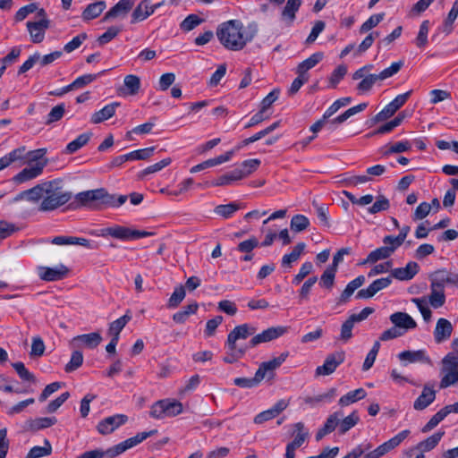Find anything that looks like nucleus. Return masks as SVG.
Instances as JSON below:
<instances>
[{
    "label": "nucleus",
    "instance_id": "obj_1",
    "mask_svg": "<svg viewBox=\"0 0 458 458\" xmlns=\"http://www.w3.org/2000/svg\"><path fill=\"white\" fill-rule=\"evenodd\" d=\"M257 32L258 26L255 23L244 28L242 21L230 20L218 26L216 37L226 49L239 51L254 38Z\"/></svg>",
    "mask_w": 458,
    "mask_h": 458
},
{
    "label": "nucleus",
    "instance_id": "obj_2",
    "mask_svg": "<svg viewBox=\"0 0 458 458\" xmlns=\"http://www.w3.org/2000/svg\"><path fill=\"white\" fill-rule=\"evenodd\" d=\"M75 199L77 202L90 209H102L104 208H119L123 205L128 197L127 195L110 194L104 188L89 190L79 192Z\"/></svg>",
    "mask_w": 458,
    "mask_h": 458
},
{
    "label": "nucleus",
    "instance_id": "obj_3",
    "mask_svg": "<svg viewBox=\"0 0 458 458\" xmlns=\"http://www.w3.org/2000/svg\"><path fill=\"white\" fill-rule=\"evenodd\" d=\"M288 355L287 352H283L270 360L262 362L256 371L254 377H236L233 380L234 385L242 388H251L259 384L267 376L268 378H272L274 371L285 361Z\"/></svg>",
    "mask_w": 458,
    "mask_h": 458
},
{
    "label": "nucleus",
    "instance_id": "obj_4",
    "mask_svg": "<svg viewBox=\"0 0 458 458\" xmlns=\"http://www.w3.org/2000/svg\"><path fill=\"white\" fill-rule=\"evenodd\" d=\"M72 192L65 191L55 181L45 182L44 197L39 206L40 211H53L71 200Z\"/></svg>",
    "mask_w": 458,
    "mask_h": 458
},
{
    "label": "nucleus",
    "instance_id": "obj_5",
    "mask_svg": "<svg viewBox=\"0 0 458 458\" xmlns=\"http://www.w3.org/2000/svg\"><path fill=\"white\" fill-rule=\"evenodd\" d=\"M153 432L154 431H143L141 433H138L136 436L108 448L106 452L100 449H94L82 453L77 458H104L105 455L109 458H114L141 443L143 440L150 437Z\"/></svg>",
    "mask_w": 458,
    "mask_h": 458
},
{
    "label": "nucleus",
    "instance_id": "obj_6",
    "mask_svg": "<svg viewBox=\"0 0 458 458\" xmlns=\"http://www.w3.org/2000/svg\"><path fill=\"white\" fill-rule=\"evenodd\" d=\"M383 244V246L371 251L363 261V264H373L378 260L389 258L401 246V233L395 237L392 235L384 237Z\"/></svg>",
    "mask_w": 458,
    "mask_h": 458
},
{
    "label": "nucleus",
    "instance_id": "obj_7",
    "mask_svg": "<svg viewBox=\"0 0 458 458\" xmlns=\"http://www.w3.org/2000/svg\"><path fill=\"white\" fill-rule=\"evenodd\" d=\"M100 236H111L122 241L136 240L153 235V233L131 229L122 225H114L101 229Z\"/></svg>",
    "mask_w": 458,
    "mask_h": 458
},
{
    "label": "nucleus",
    "instance_id": "obj_8",
    "mask_svg": "<svg viewBox=\"0 0 458 458\" xmlns=\"http://www.w3.org/2000/svg\"><path fill=\"white\" fill-rule=\"evenodd\" d=\"M182 405L177 401L161 400L153 404L150 414L157 419L170 418L180 414Z\"/></svg>",
    "mask_w": 458,
    "mask_h": 458
},
{
    "label": "nucleus",
    "instance_id": "obj_9",
    "mask_svg": "<svg viewBox=\"0 0 458 458\" xmlns=\"http://www.w3.org/2000/svg\"><path fill=\"white\" fill-rule=\"evenodd\" d=\"M345 359V352L343 351L335 352L327 356L324 364L317 367L316 376H327L335 371L336 368L341 365Z\"/></svg>",
    "mask_w": 458,
    "mask_h": 458
},
{
    "label": "nucleus",
    "instance_id": "obj_10",
    "mask_svg": "<svg viewBox=\"0 0 458 458\" xmlns=\"http://www.w3.org/2000/svg\"><path fill=\"white\" fill-rule=\"evenodd\" d=\"M68 273L69 268L63 264H59L54 267H40L38 268V276L40 279L47 282L62 280L67 276Z\"/></svg>",
    "mask_w": 458,
    "mask_h": 458
},
{
    "label": "nucleus",
    "instance_id": "obj_11",
    "mask_svg": "<svg viewBox=\"0 0 458 458\" xmlns=\"http://www.w3.org/2000/svg\"><path fill=\"white\" fill-rule=\"evenodd\" d=\"M286 331V327H269L260 334L254 335L249 342L248 347L253 348L259 344L275 340L283 335Z\"/></svg>",
    "mask_w": 458,
    "mask_h": 458
},
{
    "label": "nucleus",
    "instance_id": "obj_12",
    "mask_svg": "<svg viewBox=\"0 0 458 458\" xmlns=\"http://www.w3.org/2000/svg\"><path fill=\"white\" fill-rule=\"evenodd\" d=\"M50 26L49 20H39L38 21H27L26 27L33 43H41L45 38L46 30Z\"/></svg>",
    "mask_w": 458,
    "mask_h": 458
},
{
    "label": "nucleus",
    "instance_id": "obj_13",
    "mask_svg": "<svg viewBox=\"0 0 458 458\" xmlns=\"http://www.w3.org/2000/svg\"><path fill=\"white\" fill-rule=\"evenodd\" d=\"M289 405V402L284 399L277 401L270 409L264 411L254 418L256 424H262L265 421L270 420L277 417Z\"/></svg>",
    "mask_w": 458,
    "mask_h": 458
},
{
    "label": "nucleus",
    "instance_id": "obj_14",
    "mask_svg": "<svg viewBox=\"0 0 458 458\" xmlns=\"http://www.w3.org/2000/svg\"><path fill=\"white\" fill-rule=\"evenodd\" d=\"M158 6H160V4L152 5L149 0H142L133 10L131 13V23L135 24L139 21L146 20L155 12Z\"/></svg>",
    "mask_w": 458,
    "mask_h": 458
},
{
    "label": "nucleus",
    "instance_id": "obj_15",
    "mask_svg": "<svg viewBox=\"0 0 458 458\" xmlns=\"http://www.w3.org/2000/svg\"><path fill=\"white\" fill-rule=\"evenodd\" d=\"M46 165L47 162H39L32 166L24 168L13 177V181L17 183H22L32 180L42 174Z\"/></svg>",
    "mask_w": 458,
    "mask_h": 458
},
{
    "label": "nucleus",
    "instance_id": "obj_16",
    "mask_svg": "<svg viewBox=\"0 0 458 458\" xmlns=\"http://www.w3.org/2000/svg\"><path fill=\"white\" fill-rule=\"evenodd\" d=\"M301 4V0H287L281 12V20L287 27H291L293 24L296 19V13Z\"/></svg>",
    "mask_w": 458,
    "mask_h": 458
},
{
    "label": "nucleus",
    "instance_id": "obj_17",
    "mask_svg": "<svg viewBox=\"0 0 458 458\" xmlns=\"http://www.w3.org/2000/svg\"><path fill=\"white\" fill-rule=\"evenodd\" d=\"M102 342V336L98 332L76 335L72 338V344L77 347L96 348Z\"/></svg>",
    "mask_w": 458,
    "mask_h": 458
},
{
    "label": "nucleus",
    "instance_id": "obj_18",
    "mask_svg": "<svg viewBox=\"0 0 458 458\" xmlns=\"http://www.w3.org/2000/svg\"><path fill=\"white\" fill-rule=\"evenodd\" d=\"M453 329V325L448 319L444 318H439L437 321L434 330V339L436 343L440 344L448 340L451 337Z\"/></svg>",
    "mask_w": 458,
    "mask_h": 458
},
{
    "label": "nucleus",
    "instance_id": "obj_19",
    "mask_svg": "<svg viewBox=\"0 0 458 458\" xmlns=\"http://www.w3.org/2000/svg\"><path fill=\"white\" fill-rule=\"evenodd\" d=\"M256 328L247 323L235 327L227 336V344H237L236 342L240 339H247L249 336L254 335Z\"/></svg>",
    "mask_w": 458,
    "mask_h": 458
},
{
    "label": "nucleus",
    "instance_id": "obj_20",
    "mask_svg": "<svg viewBox=\"0 0 458 458\" xmlns=\"http://www.w3.org/2000/svg\"><path fill=\"white\" fill-rule=\"evenodd\" d=\"M430 288L431 293L428 298L430 305L435 309L442 307L445 302L443 282L432 280Z\"/></svg>",
    "mask_w": 458,
    "mask_h": 458
},
{
    "label": "nucleus",
    "instance_id": "obj_21",
    "mask_svg": "<svg viewBox=\"0 0 458 458\" xmlns=\"http://www.w3.org/2000/svg\"><path fill=\"white\" fill-rule=\"evenodd\" d=\"M133 5L134 2L131 0H120L108 12L105 13L102 21H106L118 16H124L132 9Z\"/></svg>",
    "mask_w": 458,
    "mask_h": 458
},
{
    "label": "nucleus",
    "instance_id": "obj_22",
    "mask_svg": "<svg viewBox=\"0 0 458 458\" xmlns=\"http://www.w3.org/2000/svg\"><path fill=\"white\" fill-rule=\"evenodd\" d=\"M233 155H234V150L227 151L223 155H220L214 158L208 159L200 164H198V165L192 166L191 168L190 172L191 174H194V173L200 172L204 169L221 165L223 163L229 161Z\"/></svg>",
    "mask_w": 458,
    "mask_h": 458
},
{
    "label": "nucleus",
    "instance_id": "obj_23",
    "mask_svg": "<svg viewBox=\"0 0 458 458\" xmlns=\"http://www.w3.org/2000/svg\"><path fill=\"white\" fill-rule=\"evenodd\" d=\"M390 320L394 324L389 329L385 330L379 336V341L386 342L395 339L401 335V311H397L390 316Z\"/></svg>",
    "mask_w": 458,
    "mask_h": 458
},
{
    "label": "nucleus",
    "instance_id": "obj_24",
    "mask_svg": "<svg viewBox=\"0 0 458 458\" xmlns=\"http://www.w3.org/2000/svg\"><path fill=\"white\" fill-rule=\"evenodd\" d=\"M309 438V431H298L293 436V439L286 445L285 458H295V450L301 447Z\"/></svg>",
    "mask_w": 458,
    "mask_h": 458
},
{
    "label": "nucleus",
    "instance_id": "obj_25",
    "mask_svg": "<svg viewBox=\"0 0 458 458\" xmlns=\"http://www.w3.org/2000/svg\"><path fill=\"white\" fill-rule=\"evenodd\" d=\"M127 420L128 416L124 414L109 416L98 423L97 429H116L117 428L123 426Z\"/></svg>",
    "mask_w": 458,
    "mask_h": 458
},
{
    "label": "nucleus",
    "instance_id": "obj_26",
    "mask_svg": "<svg viewBox=\"0 0 458 458\" xmlns=\"http://www.w3.org/2000/svg\"><path fill=\"white\" fill-rule=\"evenodd\" d=\"M411 363H430V359L424 350L403 351V365Z\"/></svg>",
    "mask_w": 458,
    "mask_h": 458
},
{
    "label": "nucleus",
    "instance_id": "obj_27",
    "mask_svg": "<svg viewBox=\"0 0 458 458\" xmlns=\"http://www.w3.org/2000/svg\"><path fill=\"white\" fill-rule=\"evenodd\" d=\"M336 395V389L330 388L327 392L314 395V396H305L303 398V403L307 404L310 408H314L318 406L321 403H330Z\"/></svg>",
    "mask_w": 458,
    "mask_h": 458
},
{
    "label": "nucleus",
    "instance_id": "obj_28",
    "mask_svg": "<svg viewBox=\"0 0 458 458\" xmlns=\"http://www.w3.org/2000/svg\"><path fill=\"white\" fill-rule=\"evenodd\" d=\"M106 4L105 1H98L91 3L86 6L81 13V18L84 21H89L98 18L106 9Z\"/></svg>",
    "mask_w": 458,
    "mask_h": 458
},
{
    "label": "nucleus",
    "instance_id": "obj_29",
    "mask_svg": "<svg viewBox=\"0 0 458 458\" xmlns=\"http://www.w3.org/2000/svg\"><path fill=\"white\" fill-rule=\"evenodd\" d=\"M118 106H120L119 102H113L105 106L101 110L95 112L92 114L91 123L97 124L113 117Z\"/></svg>",
    "mask_w": 458,
    "mask_h": 458
},
{
    "label": "nucleus",
    "instance_id": "obj_30",
    "mask_svg": "<svg viewBox=\"0 0 458 458\" xmlns=\"http://www.w3.org/2000/svg\"><path fill=\"white\" fill-rule=\"evenodd\" d=\"M401 107V95L395 97V98L389 103L385 108L376 114L374 120L376 123L383 122L392 117L396 111Z\"/></svg>",
    "mask_w": 458,
    "mask_h": 458
},
{
    "label": "nucleus",
    "instance_id": "obj_31",
    "mask_svg": "<svg viewBox=\"0 0 458 458\" xmlns=\"http://www.w3.org/2000/svg\"><path fill=\"white\" fill-rule=\"evenodd\" d=\"M225 348H226V353L223 358V360L225 363H234L238 360L243 357L245 354L248 346L245 347H239L237 344H230L225 343Z\"/></svg>",
    "mask_w": 458,
    "mask_h": 458
},
{
    "label": "nucleus",
    "instance_id": "obj_32",
    "mask_svg": "<svg viewBox=\"0 0 458 458\" xmlns=\"http://www.w3.org/2000/svg\"><path fill=\"white\" fill-rule=\"evenodd\" d=\"M323 58V54L317 52L312 54L309 58L299 64L297 67V73L301 74L304 77H309L307 72L309 70L316 66Z\"/></svg>",
    "mask_w": 458,
    "mask_h": 458
},
{
    "label": "nucleus",
    "instance_id": "obj_33",
    "mask_svg": "<svg viewBox=\"0 0 458 458\" xmlns=\"http://www.w3.org/2000/svg\"><path fill=\"white\" fill-rule=\"evenodd\" d=\"M436 397V392L428 386H425L420 395L414 402V408L416 410H423L428 407Z\"/></svg>",
    "mask_w": 458,
    "mask_h": 458
},
{
    "label": "nucleus",
    "instance_id": "obj_34",
    "mask_svg": "<svg viewBox=\"0 0 458 458\" xmlns=\"http://www.w3.org/2000/svg\"><path fill=\"white\" fill-rule=\"evenodd\" d=\"M243 178V174L236 169L230 171L221 176L217 177L213 182V186H225L233 183L235 181L242 180Z\"/></svg>",
    "mask_w": 458,
    "mask_h": 458
},
{
    "label": "nucleus",
    "instance_id": "obj_35",
    "mask_svg": "<svg viewBox=\"0 0 458 458\" xmlns=\"http://www.w3.org/2000/svg\"><path fill=\"white\" fill-rule=\"evenodd\" d=\"M131 319V315L130 314V310H127L126 313L116 320L113 321L109 325L108 334L113 337H117L119 339V335L123 327L127 325V323Z\"/></svg>",
    "mask_w": 458,
    "mask_h": 458
},
{
    "label": "nucleus",
    "instance_id": "obj_36",
    "mask_svg": "<svg viewBox=\"0 0 458 458\" xmlns=\"http://www.w3.org/2000/svg\"><path fill=\"white\" fill-rule=\"evenodd\" d=\"M199 305L196 301L184 306L180 311L173 315V320L177 324H183L187 321L188 318L195 314L198 310Z\"/></svg>",
    "mask_w": 458,
    "mask_h": 458
},
{
    "label": "nucleus",
    "instance_id": "obj_37",
    "mask_svg": "<svg viewBox=\"0 0 458 458\" xmlns=\"http://www.w3.org/2000/svg\"><path fill=\"white\" fill-rule=\"evenodd\" d=\"M124 94L134 96L136 95L140 88V79L137 75L129 74L124 77Z\"/></svg>",
    "mask_w": 458,
    "mask_h": 458
},
{
    "label": "nucleus",
    "instance_id": "obj_38",
    "mask_svg": "<svg viewBox=\"0 0 458 458\" xmlns=\"http://www.w3.org/2000/svg\"><path fill=\"white\" fill-rule=\"evenodd\" d=\"M367 393L363 388H358L353 391L348 392L339 399L341 406L350 405L357 401L362 400L366 397Z\"/></svg>",
    "mask_w": 458,
    "mask_h": 458
},
{
    "label": "nucleus",
    "instance_id": "obj_39",
    "mask_svg": "<svg viewBox=\"0 0 458 458\" xmlns=\"http://www.w3.org/2000/svg\"><path fill=\"white\" fill-rule=\"evenodd\" d=\"M241 208V205L236 202H231L225 205H218L214 208V213L225 219H228Z\"/></svg>",
    "mask_w": 458,
    "mask_h": 458
},
{
    "label": "nucleus",
    "instance_id": "obj_40",
    "mask_svg": "<svg viewBox=\"0 0 458 458\" xmlns=\"http://www.w3.org/2000/svg\"><path fill=\"white\" fill-rule=\"evenodd\" d=\"M443 435L444 431L436 433L428 437L427 439L420 442L418 445H415V447L420 450L421 453L424 454V453L429 452L437 446Z\"/></svg>",
    "mask_w": 458,
    "mask_h": 458
},
{
    "label": "nucleus",
    "instance_id": "obj_41",
    "mask_svg": "<svg viewBox=\"0 0 458 458\" xmlns=\"http://www.w3.org/2000/svg\"><path fill=\"white\" fill-rule=\"evenodd\" d=\"M305 247L306 245L304 242H299L297 245H295L291 253L284 255L282 259V266L290 267L292 263L297 261L300 259Z\"/></svg>",
    "mask_w": 458,
    "mask_h": 458
},
{
    "label": "nucleus",
    "instance_id": "obj_42",
    "mask_svg": "<svg viewBox=\"0 0 458 458\" xmlns=\"http://www.w3.org/2000/svg\"><path fill=\"white\" fill-rule=\"evenodd\" d=\"M368 106L367 103H361L355 106H352L346 111H344L343 114L335 117V119L331 120L329 123L331 124H339L345 122L347 119H349L351 116L363 111Z\"/></svg>",
    "mask_w": 458,
    "mask_h": 458
},
{
    "label": "nucleus",
    "instance_id": "obj_43",
    "mask_svg": "<svg viewBox=\"0 0 458 458\" xmlns=\"http://www.w3.org/2000/svg\"><path fill=\"white\" fill-rule=\"evenodd\" d=\"M90 136L91 133L80 134L75 140L67 144L65 152L67 154H72L76 152L89 142Z\"/></svg>",
    "mask_w": 458,
    "mask_h": 458
},
{
    "label": "nucleus",
    "instance_id": "obj_44",
    "mask_svg": "<svg viewBox=\"0 0 458 458\" xmlns=\"http://www.w3.org/2000/svg\"><path fill=\"white\" fill-rule=\"evenodd\" d=\"M458 17V0H454L453 6L445 19L442 30L446 35L450 34L453 31V24L456 18Z\"/></svg>",
    "mask_w": 458,
    "mask_h": 458
},
{
    "label": "nucleus",
    "instance_id": "obj_45",
    "mask_svg": "<svg viewBox=\"0 0 458 458\" xmlns=\"http://www.w3.org/2000/svg\"><path fill=\"white\" fill-rule=\"evenodd\" d=\"M13 368L17 372L20 378L24 382H30V383H36V377L35 376L30 373L25 367V365L21 362H14L12 363Z\"/></svg>",
    "mask_w": 458,
    "mask_h": 458
},
{
    "label": "nucleus",
    "instance_id": "obj_46",
    "mask_svg": "<svg viewBox=\"0 0 458 458\" xmlns=\"http://www.w3.org/2000/svg\"><path fill=\"white\" fill-rule=\"evenodd\" d=\"M44 446H34L32 447L26 458H41L49 455L52 452V446L50 443L46 439Z\"/></svg>",
    "mask_w": 458,
    "mask_h": 458
},
{
    "label": "nucleus",
    "instance_id": "obj_47",
    "mask_svg": "<svg viewBox=\"0 0 458 458\" xmlns=\"http://www.w3.org/2000/svg\"><path fill=\"white\" fill-rule=\"evenodd\" d=\"M45 190V182L38 183L36 186L26 190L27 200L30 202H38L43 199Z\"/></svg>",
    "mask_w": 458,
    "mask_h": 458
},
{
    "label": "nucleus",
    "instance_id": "obj_48",
    "mask_svg": "<svg viewBox=\"0 0 458 458\" xmlns=\"http://www.w3.org/2000/svg\"><path fill=\"white\" fill-rule=\"evenodd\" d=\"M291 229L300 233L307 229L310 225V220L303 215H295L291 219Z\"/></svg>",
    "mask_w": 458,
    "mask_h": 458
},
{
    "label": "nucleus",
    "instance_id": "obj_49",
    "mask_svg": "<svg viewBox=\"0 0 458 458\" xmlns=\"http://www.w3.org/2000/svg\"><path fill=\"white\" fill-rule=\"evenodd\" d=\"M442 372L445 373L444 377L440 381V387L446 388L451 385L458 382V369H443Z\"/></svg>",
    "mask_w": 458,
    "mask_h": 458
},
{
    "label": "nucleus",
    "instance_id": "obj_50",
    "mask_svg": "<svg viewBox=\"0 0 458 458\" xmlns=\"http://www.w3.org/2000/svg\"><path fill=\"white\" fill-rule=\"evenodd\" d=\"M185 289L180 285L174 288V293L168 300L167 307L174 309L176 308L185 298Z\"/></svg>",
    "mask_w": 458,
    "mask_h": 458
},
{
    "label": "nucleus",
    "instance_id": "obj_51",
    "mask_svg": "<svg viewBox=\"0 0 458 458\" xmlns=\"http://www.w3.org/2000/svg\"><path fill=\"white\" fill-rule=\"evenodd\" d=\"M19 230L20 228L15 224L0 220V241L10 237Z\"/></svg>",
    "mask_w": 458,
    "mask_h": 458
},
{
    "label": "nucleus",
    "instance_id": "obj_52",
    "mask_svg": "<svg viewBox=\"0 0 458 458\" xmlns=\"http://www.w3.org/2000/svg\"><path fill=\"white\" fill-rule=\"evenodd\" d=\"M202 22L203 19L197 14H190L181 22L180 27L183 31H191Z\"/></svg>",
    "mask_w": 458,
    "mask_h": 458
},
{
    "label": "nucleus",
    "instance_id": "obj_53",
    "mask_svg": "<svg viewBox=\"0 0 458 458\" xmlns=\"http://www.w3.org/2000/svg\"><path fill=\"white\" fill-rule=\"evenodd\" d=\"M336 270L327 267L321 275L319 284L327 289H331L335 284Z\"/></svg>",
    "mask_w": 458,
    "mask_h": 458
},
{
    "label": "nucleus",
    "instance_id": "obj_54",
    "mask_svg": "<svg viewBox=\"0 0 458 458\" xmlns=\"http://www.w3.org/2000/svg\"><path fill=\"white\" fill-rule=\"evenodd\" d=\"M6 157L11 165L15 162H21V164H25L26 163V147L21 146L17 148H14L13 150H12L8 154H6Z\"/></svg>",
    "mask_w": 458,
    "mask_h": 458
},
{
    "label": "nucleus",
    "instance_id": "obj_55",
    "mask_svg": "<svg viewBox=\"0 0 458 458\" xmlns=\"http://www.w3.org/2000/svg\"><path fill=\"white\" fill-rule=\"evenodd\" d=\"M83 362V354L81 351H74L72 353L70 361L65 366L66 372H72L79 369Z\"/></svg>",
    "mask_w": 458,
    "mask_h": 458
},
{
    "label": "nucleus",
    "instance_id": "obj_56",
    "mask_svg": "<svg viewBox=\"0 0 458 458\" xmlns=\"http://www.w3.org/2000/svg\"><path fill=\"white\" fill-rule=\"evenodd\" d=\"M97 79L96 74H84L82 76L78 77L75 81H73L71 84L67 85L66 89H76L82 88L85 85L91 83L93 81Z\"/></svg>",
    "mask_w": 458,
    "mask_h": 458
},
{
    "label": "nucleus",
    "instance_id": "obj_57",
    "mask_svg": "<svg viewBox=\"0 0 458 458\" xmlns=\"http://www.w3.org/2000/svg\"><path fill=\"white\" fill-rule=\"evenodd\" d=\"M313 270V264L310 261L304 262L298 274L293 278L292 283L295 285L300 284L303 279L308 276Z\"/></svg>",
    "mask_w": 458,
    "mask_h": 458
},
{
    "label": "nucleus",
    "instance_id": "obj_58",
    "mask_svg": "<svg viewBox=\"0 0 458 458\" xmlns=\"http://www.w3.org/2000/svg\"><path fill=\"white\" fill-rule=\"evenodd\" d=\"M352 101V98L346 97L335 100L324 113V118L331 117L341 107L347 106Z\"/></svg>",
    "mask_w": 458,
    "mask_h": 458
},
{
    "label": "nucleus",
    "instance_id": "obj_59",
    "mask_svg": "<svg viewBox=\"0 0 458 458\" xmlns=\"http://www.w3.org/2000/svg\"><path fill=\"white\" fill-rule=\"evenodd\" d=\"M429 30V21H423L420 26V30L416 38V45L419 47H423L428 43V33Z\"/></svg>",
    "mask_w": 458,
    "mask_h": 458
},
{
    "label": "nucleus",
    "instance_id": "obj_60",
    "mask_svg": "<svg viewBox=\"0 0 458 458\" xmlns=\"http://www.w3.org/2000/svg\"><path fill=\"white\" fill-rule=\"evenodd\" d=\"M47 153L46 148H38L31 151L26 150V163H39V162H47V159H44V157Z\"/></svg>",
    "mask_w": 458,
    "mask_h": 458
},
{
    "label": "nucleus",
    "instance_id": "obj_61",
    "mask_svg": "<svg viewBox=\"0 0 458 458\" xmlns=\"http://www.w3.org/2000/svg\"><path fill=\"white\" fill-rule=\"evenodd\" d=\"M65 112V106L64 104H59L55 106H54L49 114H47V118L46 121V124H51L55 122L59 121Z\"/></svg>",
    "mask_w": 458,
    "mask_h": 458
},
{
    "label": "nucleus",
    "instance_id": "obj_62",
    "mask_svg": "<svg viewBox=\"0 0 458 458\" xmlns=\"http://www.w3.org/2000/svg\"><path fill=\"white\" fill-rule=\"evenodd\" d=\"M384 19V13H377L371 15L365 22L362 23L360 29V33H366L374 27H376Z\"/></svg>",
    "mask_w": 458,
    "mask_h": 458
},
{
    "label": "nucleus",
    "instance_id": "obj_63",
    "mask_svg": "<svg viewBox=\"0 0 458 458\" xmlns=\"http://www.w3.org/2000/svg\"><path fill=\"white\" fill-rule=\"evenodd\" d=\"M260 165L259 159H248L242 163V168H237L243 174V178L256 171Z\"/></svg>",
    "mask_w": 458,
    "mask_h": 458
},
{
    "label": "nucleus",
    "instance_id": "obj_64",
    "mask_svg": "<svg viewBox=\"0 0 458 458\" xmlns=\"http://www.w3.org/2000/svg\"><path fill=\"white\" fill-rule=\"evenodd\" d=\"M443 369H458V352H449L442 360Z\"/></svg>",
    "mask_w": 458,
    "mask_h": 458
}]
</instances>
